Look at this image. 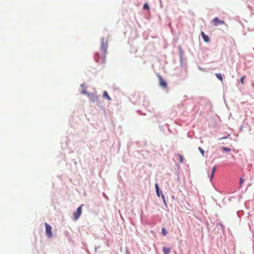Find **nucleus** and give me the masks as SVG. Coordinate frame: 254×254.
Masks as SVG:
<instances>
[{"label": "nucleus", "mask_w": 254, "mask_h": 254, "mask_svg": "<svg viewBox=\"0 0 254 254\" xmlns=\"http://www.w3.org/2000/svg\"><path fill=\"white\" fill-rule=\"evenodd\" d=\"M108 47V43L104 41V38L101 40V45L100 49L96 53L94 56L95 60L97 63L100 64H105L106 63V56L107 49Z\"/></svg>", "instance_id": "nucleus-1"}, {"label": "nucleus", "mask_w": 254, "mask_h": 254, "mask_svg": "<svg viewBox=\"0 0 254 254\" xmlns=\"http://www.w3.org/2000/svg\"><path fill=\"white\" fill-rule=\"evenodd\" d=\"M83 205V204H81L79 207L77 208L76 211L74 212L73 217L75 221L77 220L80 216L82 213V207Z\"/></svg>", "instance_id": "nucleus-2"}, {"label": "nucleus", "mask_w": 254, "mask_h": 254, "mask_svg": "<svg viewBox=\"0 0 254 254\" xmlns=\"http://www.w3.org/2000/svg\"><path fill=\"white\" fill-rule=\"evenodd\" d=\"M45 225L46 227V232L47 236L48 237H52L53 236L52 232V227L49 225L47 223H45Z\"/></svg>", "instance_id": "nucleus-3"}, {"label": "nucleus", "mask_w": 254, "mask_h": 254, "mask_svg": "<svg viewBox=\"0 0 254 254\" xmlns=\"http://www.w3.org/2000/svg\"><path fill=\"white\" fill-rule=\"evenodd\" d=\"M212 23L214 26H217L219 24H225V21L224 20H219L217 17H215L212 20Z\"/></svg>", "instance_id": "nucleus-4"}, {"label": "nucleus", "mask_w": 254, "mask_h": 254, "mask_svg": "<svg viewBox=\"0 0 254 254\" xmlns=\"http://www.w3.org/2000/svg\"><path fill=\"white\" fill-rule=\"evenodd\" d=\"M155 189H156V193H157V194L158 196H161V197L163 198L164 201L165 202L164 195L163 194L162 191H160L158 185L157 184H155Z\"/></svg>", "instance_id": "nucleus-5"}, {"label": "nucleus", "mask_w": 254, "mask_h": 254, "mask_svg": "<svg viewBox=\"0 0 254 254\" xmlns=\"http://www.w3.org/2000/svg\"><path fill=\"white\" fill-rule=\"evenodd\" d=\"M158 77L159 80L160 86H161L164 88H166L167 85L166 81L164 80V79L162 78V77L160 75H158Z\"/></svg>", "instance_id": "nucleus-6"}, {"label": "nucleus", "mask_w": 254, "mask_h": 254, "mask_svg": "<svg viewBox=\"0 0 254 254\" xmlns=\"http://www.w3.org/2000/svg\"><path fill=\"white\" fill-rule=\"evenodd\" d=\"M201 35L203 38V40L206 42H208L209 41V38L208 36L205 34L204 32L202 31L201 32Z\"/></svg>", "instance_id": "nucleus-7"}, {"label": "nucleus", "mask_w": 254, "mask_h": 254, "mask_svg": "<svg viewBox=\"0 0 254 254\" xmlns=\"http://www.w3.org/2000/svg\"><path fill=\"white\" fill-rule=\"evenodd\" d=\"M163 252L164 254H169L171 252V249L169 248L163 247Z\"/></svg>", "instance_id": "nucleus-8"}, {"label": "nucleus", "mask_w": 254, "mask_h": 254, "mask_svg": "<svg viewBox=\"0 0 254 254\" xmlns=\"http://www.w3.org/2000/svg\"><path fill=\"white\" fill-rule=\"evenodd\" d=\"M103 96L104 98H107L108 101H110L111 100L110 97L109 96L108 92L106 91H104Z\"/></svg>", "instance_id": "nucleus-9"}, {"label": "nucleus", "mask_w": 254, "mask_h": 254, "mask_svg": "<svg viewBox=\"0 0 254 254\" xmlns=\"http://www.w3.org/2000/svg\"><path fill=\"white\" fill-rule=\"evenodd\" d=\"M216 166H214L213 167V168L211 170V176H210V180H211L214 176V173H215V171H216Z\"/></svg>", "instance_id": "nucleus-10"}, {"label": "nucleus", "mask_w": 254, "mask_h": 254, "mask_svg": "<svg viewBox=\"0 0 254 254\" xmlns=\"http://www.w3.org/2000/svg\"><path fill=\"white\" fill-rule=\"evenodd\" d=\"M215 75H216V77L219 79H220L221 81L223 80V78H222V76L221 74H220V73H216Z\"/></svg>", "instance_id": "nucleus-11"}, {"label": "nucleus", "mask_w": 254, "mask_h": 254, "mask_svg": "<svg viewBox=\"0 0 254 254\" xmlns=\"http://www.w3.org/2000/svg\"><path fill=\"white\" fill-rule=\"evenodd\" d=\"M162 234L164 236H166L167 234V232L164 228L162 229Z\"/></svg>", "instance_id": "nucleus-12"}, {"label": "nucleus", "mask_w": 254, "mask_h": 254, "mask_svg": "<svg viewBox=\"0 0 254 254\" xmlns=\"http://www.w3.org/2000/svg\"><path fill=\"white\" fill-rule=\"evenodd\" d=\"M222 149L226 152H229L231 151V148L226 147H222Z\"/></svg>", "instance_id": "nucleus-13"}, {"label": "nucleus", "mask_w": 254, "mask_h": 254, "mask_svg": "<svg viewBox=\"0 0 254 254\" xmlns=\"http://www.w3.org/2000/svg\"><path fill=\"white\" fill-rule=\"evenodd\" d=\"M178 157H179V159H180V162L181 163H183V157L181 155H180V154H178Z\"/></svg>", "instance_id": "nucleus-14"}, {"label": "nucleus", "mask_w": 254, "mask_h": 254, "mask_svg": "<svg viewBox=\"0 0 254 254\" xmlns=\"http://www.w3.org/2000/svg\"><path fill=\"white\" fill-rule=\"evenodd\" d=\"M143 9H149V7L147 3H145L143 5Z\"/></svg>", "instance_id": "nucleus-15"}, {"label": "nucleus", "mask_w": 254, "mask_h": 254, "mask_svg": "<svg viewBox=\"0 0 254 254\" xmlns=\"http://www.w3.org/2000/svg\"><path fill=\"white\" fill-rule=\"evenodd\" d=\"M244 182V179L242 178H241L240 179V185L241 186H242V185H243Z\"/></svg>", "instance_id": "nucleus-16"}, {"label": "nucleus", "mask_w": 254, "mask_h": 254, "mask_svg": "<svg viewBox=\"0 0 254 254\" xmlns=\"http://www.w3.org/2000/svg\"><path fill=\"white\" fill-rule=\"evenodd\" d=\"M198 149L200 151V152L201 153L202 156H203L204 155V150L200 147H199L198 148Z\"/></svg>", "instance_id": "nucleus-17"}, {"label": "nucleus", "mask_w": 254, "mask_h": 254, "mask_svg": "<svg viewBox=\"0 0 254 254\" xmlns=\"http://www.w3.org/2000/svg\"><path fill=\"white\" fill-rule=\"evenodd\" d=\"M244 79H245V76H242L241 78V79H240V81H241V83L243 84L244 83Z\"/></svg>", "instance_id": "nucleus-18"}, {"label": "nucleus", "mask_w": 254, "mask_h": 254, "mask_svg": "<svg viewBox=\"0 0 254 254\" xmlns=\"http://www.w3.org/2000/svg\"><path fill=\"white\" fill-rule=\"evenodd\" d=\"M81 93L82 94H88V95H90L89 94L87 93L86 91V90L85 89H83L82 91H81Z\"/></svg>", "instance_id": "nucleus-19"}, {"label": "nucleus", "mask_w": 254, "mask_h": 254, "mask_svg": "<svg viewBox=\"0 0 254 254\" xmlns=\"http://www.w3.org/2000/svg\"><path fill=\"white\" fill-rule=\"evenodd\" d=\"M92 96L94 97L93 99H92L93 102H94L95 101V100H97L98 98L97 96L94 97L93 95H92Z\"/></svg>", "instance_id": "nucleus-20"}, {"label": "nucleus", "mask_w": 254, "mask_h": 254, "mask_svg": "<svg viewBox=\"0 0 254 254\" xmlns=\"http://www.w3.org/2000/svg\"><path fill=\"white\" fill-rule=\"evenodd\" d=\"M81 87H82V88H83V87H84V85H83V84H81Z\"/></svg>", "instance_id": "nucleus-21"}]
</instances>
